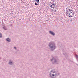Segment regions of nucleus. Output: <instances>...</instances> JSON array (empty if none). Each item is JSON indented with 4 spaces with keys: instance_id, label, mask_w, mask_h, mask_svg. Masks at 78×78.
<instances>
[{
    "instance_id": "f257e3e1",
    "label": "nucleus",
    "mask_w": 78,
    "mask_h": 78,
    "mask_svg": "<svg viewBox=\"0 0 78 78\" xmlns=\"http://www.w3.org/2000/svg\"><path fill=\"white\" fill-rule=\"evenodd\" d=\"M49 75L50 78H55L60 75V73L58 71H55L54 70H51L49 72Z\"/></svg>"
},
{
    "instance_id": "f03ea898",
    "label": "nucleus",
    "mask_w": 78,
    "mask_h": 78,
    "mask_svg": "<svg viewBox=\"0 0 78 78\" xmlns=\"http://www.w3.org/2000/svg\"><path fill=\"white\" fill-rule=\"evenodd\" d=\"M48 46L50 50L51 51H54L56 48V43L53 41H50L49 42Z\"/></svg>"
},
{
    "instance_id": "7ed1b4c3",
    "label": "nucleus",
    "mask_w": 78,
    "mask_h": 78,
    "mask_svg": "<svg viewBox=\"0 0 78 78\" xmlns=\"http://www.w3.org/2000/svg\"><path fill=\"white\" fill-rule=\"evenodd\" d=\"M59 59L57 57H53L52 59H51L50 61H52V64H58V61Z\"/></svg>"
},
{
    "instance_id": "20e7f679",
    "label": "nucleus",
    "mask_w": 78,
    "mask_h": 78,
    "mask_svg": "<svg viewBox=\"0 0 78 78\" xmlns=\"http://www.w3.org/2000/svg\"><path fill=\"white\" fill-rule=\"evenodd\" d=\"M66 13L67 16H68L70 17H72L73 16L74 14H73V13H71L70 12V9L68 10Z\"/></svg>"
},
{
    "instance_id": "39448f33",
    "label": "nucleus",
    "mask_w": 78,
    "mask_h": 78,
    "mask_svg": "<svg viewBox=\"0 0 78 78\" xmlns=\"http://www.w3.org/2000/svg\"><path fill=\"white\" fill-rule=\"evenodd\" d=\"M49 33H50V34L51 35H52V36H55V33L54 32L52 31H49Z\"/></svg>"
},
{
    "instance_id": "423d86ee",
    "label": "nucleus",
    "mask_w": 78,
    "mask_h": 78,
    "mask_svg": "<svg viewBox=\"0 0 78 78\" xmlns=\"http://www.w3.org/2000/svg\"><path fill=\"white\" fill-rule=\"evenodd\" d=\"M2 28L4 30H8V29H7V27L5 25H3L2 26Z\"/></svg>"
},
{
    "instance_id": "0eeeda50",
    "label": "nucleus",
    "mask_w": 78,
    "mask_h": 78,
    "mask_svg": "<svg viewBox=\"0 0 78 78\" xmlns=\"http://www.w3.org/2000/svg\"><path fill=\"white\" fill-rule=\"evenodd\" d=\"M6 40L7 42H11V39L9 38H7Z\"/></svg>"
},
{
    "instance_id": "6e6552de",
    "label": "nucleus",
    "mask_w": 78,
    "mask_h": 78,
    "mask_svg": "<svg viewBox=\"0 0 78 78\" xmlns=\"http://www.w3.org/2000/svg\"><path fill=\"white\" fill-rule=\"evenodd\" d=\"M49 6H50V8H55V5H52V4H49Z\"/></svg>"
},
{
    "instance_id": "1a4fd4ad",
    "label": "nucleus",
    "mask_w": 78,
    "mask_h": 78,
    "mask_svg": "<svg viewBox=\"0 0 78 78\" xmlns=\"http://www.w3.org/2000/svg\"><path fill=\"white\" fill-rule=\"evenodd\" d=\"M8 64H10V65H12L13 63H12V62L11 60H9Z\"/></svg>"
},
{
    "instance_id": "9d476101",
    "label": "nucleus",
    "mask_w": 78,
    "mask_h": 78,
    "mask_svg": "<svg viewBox=\"0 0 78 78\" xmlns=\"http://www.w3.org/2000/svg\"><path fill=\"white\" fill-rule=\"evenodd\" d=\"M50 4H51L52 5H55V3H54V1L53 0L52 2L51 1V2H50Z\"/></svg>"
},
{
    "instance_id": "9b49d317",
    "label": "nucleus",
    "mask_w": 78,
    "mask_h": 78,
    "mask_svg": "<svg viewBox=\"0 0 78 78\" xmlns=\"http://www.w3.org/2000/svg\"><path fill=\"white\" fill-rule=\"evenodd\" d=\"M2 33H0V39H1V38H2Z\"/></svg>"
},
{
    "instance_id": "f8f14e48",
    "label": "nucleus",
    "mask_w": 78,
    "mask_h": 78,
    "mask_svg": "<svg viewBox=\"0 0 78 78\" xmlns=\"http://www.w3.org/2000/svg\"><path fill=\"white\" fill-rule=\"evenodd\" d=\"M70 12H71V13H73V14H74V13L73 12V11H72V10H70Z\"/></svg>"
},
{
    "instance_id": "ddd939ff",
    "label": "nucleus",
    "mask_w": 78,
    "mask_h": 78,
    "mask_svg": "<svg viewBox=\"0 0 78 78\" xmlns=\"http://www.w3.org/2000/svg\"><path fill=\"white\" fill-rule=\"evenodd\" d=\"M35 1L37 3H39V0H35Z\"/></svg>"
},
{
    "instance_id": "4468645a",
    "label": "nucleus",
    "mask_w": 78,
    "mask_h": 78,
    "mask_svg": "<svg viewBox=\"0 0 78 78\" xmlns=\"http://www.w3.org/2000/svg\"><path fill=\"white\" fill-rule=\"evenodd\" d=\"M35 5H36V6H38V5H39V4H38L37 3H35Z\"/></svg>"
},
{
    "instance_id": "2eb2a0df",
    "label": "nucleus",
    "mask_w": 78,
    "mask_h": 78,
    "mask_svg": "<svg viewBox=\"0 0 78 78\" xmlns=\"http://www.w3.org/2000/svg\"><path fill=\"white\" fill-rule=\"evenodd\" d=\"M76 58L77 59H78V55H76Z\"/></svg>"
},
{
    "instance_id": "dca6fc26",
    "label": "nucleus",
    "mask_w": 78,
    "mask_h": 78,
    "mask_svg": "<svg viewBox=\"0 0 78 78\" xmlns=\"http://www.w3.org/2000/svg\"><path fill=\"white\" fill-rule=\"evenodd\" d=\"M54 12H56V9H55L54 10Z\"/></svg>"
},
{
    "instance_id": "f3484780",
    "label": "nucleus",
    "mask_w": 78,
    "mask_h": 78,
    "mask_svg": "<svg viewBox=\"0 0 78 78\" xmlns=\"http://www.w3.org/2000/svg\"><path fill=\"white\" fill-rule=\"evenodd\" d=\"M14 49H15V50H17V48L16 47H14Z\"/></svg>"
},
{
    "instance_id": "a211bd4d",
    "label": "nucleus",
    "mask_w": 78,
    "mask_h": 78,
    "mask_svg": "<svg viewBox=\"0 0 78 78\" xmlns=\"http://www.w3.org/2000/svg\"><path fill=\"white\" fill-rule=\"evenodd\" d=\"M67 54H65V56H67Z\"/></svg>"
},
{
    "instance_id": "6ab92c4d",
    "label": "nucleus",
    "mask_w": 78,
    "mask_h": 78,
    "mask_svg": "<svg viewBox=\"0 0 78 78\" xmlns=\"http://www.w3.org/2000/svg\"><path fill=\"white\" fill-rule=\"evenodd\" d=\"M11 26H12V24H11Z\"/></svg>"
},
{
    "instance_id": "aec40b11",
    "label": "nucleus",
    "mask_w": 78,
    "mask_h": 78,
    "mask_svg": "<svg viewBox=\"0 0 78 78\" xmlns=\"http://www.w3.org/2000/svg\"><path fill=\"white\" fill-rule=\"evenodd\" d=\"M71 21H72V20H71Z\"/></svg>"
},
{
    "instance_id": "412c9836",
    "label": "nucleus",
    "mask_w": 78,
    "mask_h": 78,
    "mask_svg": "<svg viewBox=\"0 0 78 78\" xmlns=\"http://www.w3.org/2000/svg\"><path fill=\"white\" fill-rule=\"evenodd\" d=\"M64 55H65V54H64Z\"/></svg>"
}]
</instances>
